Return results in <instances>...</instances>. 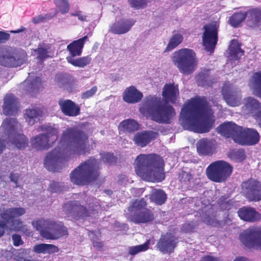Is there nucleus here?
Instances as JSON below:
<instances>
[{"label": "nucleus", "instance_id": "nucleus-1", "mask_svg": "<svg viewBox=\"0 0 261 261\" xmlns=\"http://www.w3.org/2000/svg\"><path fill=\"white\" fill-rule=\"evenodd\" d=\"M88 136L77 127L65 129L57 146L48 152L44 160L46 169L59 172L68 158L72 155L85 154L88 148Z\"/></svg>", "mask_w": 261, "mask_h": 261}, {"label": "nucleus", "instance_id": "nucleus-2", "mask_svg": "<svg viewBox=\"0 0 261 261\" xmlns=\"http://www.w3.org/2000/svg\"><path fill=\"white\" fill-rule=\"evenodd\" d=\"M182 124L194 132L210 131L215 121L211 105L204 96L192 98L182 109Z\"/></svg>", "mask_w": 261, "mask_h": 261}, {"label": "nucleus", "instance_id": "nucleus-3", "mask_svg": "<svg viewBox=\"0 0 261 261\" xmlns=\"http://www.w3.org/2000/svg\"><path fill=\"white\" fill-rule=\"evenodd\" d=\"M136 174L144 180L161 182L165 179V163L163 158L155 153L140 154L136 159Z\"/></svg>", "mask_w": 261, "mask_h": 261}, {"label": "nucleus", "instance_id": "nucleus-4", "mask_svg": "<svg viewBox=\"0 0 261 261\" xmlns=\"http://www.w3.org/2000/svg\"><path fill=\"white\" fill-rule=\"evenodd\" d=\"M139 111L144 116L161 124H170L175 115V110L172 106L162 105L160 98L155 96H146Z\"/></svg>", "mask_w": 261, "mask_h": 261}, {"label": "nucleus", "instance_id": "nucleus-5", "mask_svg": "<svg viewBox=\"0 0 261 261\" xmlns=\"http://www.w3.org/2000/svg\"><path fill=\"white\" fill-rule=\"evenodd\" d=\"M100 165L94 157L82 162L70 174L71 181L78 186L88 185L96 180L100 175Z\"/></svg>", "mask_w": 261, "mask_h": 261}, {"label": "nucleus", "instance_id": "nucleus-6", "mask_svg": "<svg viewBox=\"0 0 261 261\" xmlns=\"http://www.w3.org/2000/svg\"><path fill=\"white\" fill-rule=\"evenodd\" d=\"M41 236L48 240H57L68 234V229L61 221L41 219L32 222Z\"/></svg>", "mask_w": 261, "mask_h": 261}, {"label": "nucleus", "instance_id": "nucleus-7", "mask_svg": "<svg viewBox=\"0 0 261 261\" xmlns=\"http://www.w3.org/2000/svg\"><path fill=\"white\" fill-rule=\"evenodd\" d=\"M172 61L180 73L186 75L192 73L198 65V59L195 51L187 48L175 51Z\"/></svg>", "mask_w": 261, "mask_h": 261}, {"label": "nucleus", "instance_id": "nucleus-8", "mask_svg": "<svg viewBox=\"0 0 261 261\" xmlns=\"http://www.w3.org/2000/svg\"><path fill=\"white\" fill-rule=\"evenodd\" d=\"M28 55L23 49L12 47H0V65L10 68H16L27 63Z\"/></svg>", "mask_w": 261, "mask_h": 261}, {"label": "nucleus", "instance_id": "nucleus-9", "mask_svg": "<svg viewBox=\"0 0 261 261\" xmlns=\"http://www.w3.org/2000/svg\"><path fill=\"white\" fill-rule=\"evenodd\" d=\"M232 170V166L228 163L222 160L217 161L211 163L207 167L206 174L213 182H223L230 176Z\"/></svg>", "mask_w": 261, "mask_h": 261}, {"label": "nucleus", "instance_id": "nucleus-10", "mask_svg": "<svg viewBox=\"0 0 261 261\" xmlns=\"http://www.w3.org/2000/svg\"><path fill=\"white\" fill-rule=\"evenodd\" d=\"M147 202L144 198L136 200L128 207V211L134 213L131 216L132 221L136 224L147 223L154 219L152 211L146 208Z\"/></svg>", "mask_w": 261, "mask_h": 261}, {"label": "nucleus", "instance_id": "nucleus-11", "mask_svg": "<svg viewBox=\"0 0 261 261\" xmlns=\"http://www.w3.org/2000/svg\"><path fill=\"white\" fill-rule=\"evenodd\" d=\"M46 133L39 134L31 140V147L36 150H47L58 138V129L51 126L45 129Z\"/></svg>", "mask_w": 261, "mask_h": 261}, {"label": "nucleus", "instance_id": "nucleus-12", "mask_svg": "<svg viewBox=\"0 0 261 261\" xmlns=\"http://www.w3.org/2000/svg\"><path fill=\"white\" fill-rule=\"evenodd\" d=\"M219 28V23L215 21L204 25L203 28V45L205 49L211 53L214 52L217 44Z\"/></svg>", "mask_w": 261, "mask_h": 261}, {"label": "nucleus", "instance_id": "nucleus-13", "mask_svg": "<svg viewBox=\"0 0 261 261\" xmlns=\"http://www.w3.org/2000/svg\"><path fill=\"white\" fill-rule=\"evenodd\" d=\"M62 208L64 214L71 220L84 219L90 216L86 207L79 201H69L63 205Z\"/></svg>", "mask_w": 261, "mask_h": 261}, {"label": "nucleus", "instance_id": "nucleus-14", "mask_svg": "<svg viewBox=\"0 0 261 261\" xmlns=\"http://www.w3.org/2000/svg\"><path fill=\"white\" fill-rule=\"evenodd\" d=\"M242 243L247 247L261 248V228L250 227L240 235Z\"/></svg>", "mask_w": 261, "mask_h": 261}, {"label": "nucleus", "instance_id": "nucleus-15", "mask_svg": "<svg viewBox=\"0 0 261 261\" xmlns=\"http://www.w3.org/2000/svg\"><path fill=\"white\" fill-rule=\"evenodd\" d=\"M25 213V210L23 207H12L7 208L1 214L0 216V238L5 233V229L8 227L7 224L12 221L13 219L20 217Z\"/></svg>", "mask_w": 261, "mask_h": 261}, {"label": "nucleus", "instance_id": "nucleus-16", "mask_svg": "<svg viewBox=\"0 0 261 261\" xmlns=\"http://www.w3.org/2000/svg\"><path fill=\"white\" fill-rule=\"evenodd\" d=\"M178 243L177 237L171 233H166L161 235L155 247L163 253L170 254L174 252Z\"/></svg>", "mask_w": 261, "mask_h": 261}, {"label": "nucleus", "instance_id": "nucleus-17", "mask_svg": "<svg viewBox=\"0 0 261 261\" xmlns=\"http://www.w3.org/2000/svg\"><path fill=\"white\" fill-rule=\"evenodd\" d=\"M242 112L257 120L261 118V103L253 97H246L243 99Z\"/></svg>", "mask_w": 261, "mask_h": 261}, {"label": "nucleus", "instance_id": "nucleus-18", "mask_svg": "<svg viewBox=\"0 0 261 261\" xmlns=\"http://www.w3.org/2000/svg\"><path fill=\"white\" fill-rule=\"evenodd\" d=\"M242 127L232 122H226L220 124L218 127V133L227 138H231L238 143Z\"/></svg>", "mask_w": 261, "mask_h": 261}, {"label": "nucleus", "instance_id": "nucleus-19", "mask_svg": "<svg viewBox=\"0 0 261 261\" xmlns=\"http://www.w3.org/2000/svg\"><path fill=\"white\" fill-rule=\"evenodd\" d=\"M246 197L252 201L261 200V183L256 179H250L243 183Z\"/></svg>", "mask_w": 261, "mask_h": 261}, {"label": "nucleus", "instance_id": "nucleus-20", "mask_svg": "<svg viewBox=\"0 0 261 261\" xmlns=\"http://www.w3.org/2000/svg\"><path fill=\"white\" fill-rule=\"evenodd\" d=\"M259 133L253 128L242 127L238 143L241 145H254L259 141Z\"/></svg>", "mask_w": 261, "mask_h": 261}, {"label": "nucleus", "instance_id": "nucleus-21", "mask_svg": "<svg viewBox=\"0 0 261 261\" xmlns=\"http://www.w3.org/2000/svg\"><path fill=\"white\" fill-rule=\"evenodd\" d=\"M159 136L158 132L152 130H144L137 133L133 139L135 144L142 148L146 146Z\"/></svg>", "mask_w": 261, "mask_h": 261}, {"label": "nucleus", "instance_id": "nucleus-22", "mask_svg": "<svg viewBox=\"0 0 261 261\" xmlns=\"http://www.w3.org/2000/svg\"><path fill=\"white\" fill-rule=\"evenodd\" d=\"M18 109L17 99L12 94H7L4 98L3 114L6 116L15 115Z\"/></svg>", "mask_w": 261, "mask_h": 261}, {"label": "nucleus", "instance_id": "nucleus-23", "mask_svg": "<svg viewBox=\"0 0 261 261\" xmlns=\"http://www.w3.org/2000/svg\"><path fill=\"white\" fill-rule=\"evenodd\" d=\"M58 103L61 111L66 116L74 117L80 113V107L71 100L61 99Z\"/></svg>", "mask_w": 261, "mask_h": 261}, {"label": "nucleus", "instance_id": "nucleus-24", "mask_svg": "<svg viewBox=\"0 0 261 261\" xmlns=\"http://www.w3.org/2000/svg\"><path fill=\"white\" fill-rule=\"evenodd\" d=\"M222 94L226 103L232 107L240 105L242 99L241 92L231 89L228 87H223Z\"/></svg>", "mask_w": 261, "mask_h": 261}, {"label": "nucleus", "instance_id": "nucleus-25", "mask_svg": "<svg viewBox=\"0 0 261 261\" xmlns=\"http://www.w3.org/2000/svg\"><path fill=\"white\" fill-rule=\"evenodd\" d=\"M162 96L166 102L175 103L179 96L178 85L174 83L166 84L163 89Z\"/></svg>", "mask_w": 261, "mask_h": 261}, {"label": "nucleus", "instance_id": "nucleus-26", "mask_svg": "<svg viewBox=\"0 0 261 261\" xmlns=\"http://www.w3.org/2000/svg\"><path fill=\"white\" fill-rule=\"evenodd\" d=\"M238 216L241 219L250 222L258 221L261 218V215L254 208L243 206L238 211Z\"/></svg>", "mask_w": 261, "mask_h": 261}, {"label": "nucleus", "instance_id": "nucleus-27", "mask_svg": "<svg viewBox=\"0 0 261 261\" xmlns=\"http://www.w3.org/2000/svg\"><path fill=\"white\" fill-rule=\"evenodd\" d=\"M133 19L121 20L114 22L110 28V32L115 34H123L128 32L135 24Z\"/></svg>", "mask_w": 261, "mask_h": 261}, {"label": "nucleus", "instance_id": "nucleus-28", "mask_svg": "<svg viewBox=\"0 0 261 261\" xmlns=\"http://www.w3.org/2000/svg\"><path fill=\"white\" fill-rule=\"evenodd\" d=\"M247 24L251 28H256L261 24V8H252L246 11Z\"/></svg>", "mask_w": 261, "mask_h": 261}, {"label": "nucleus", "instance_id": "nucleus-29", "mask_svg": "<svg viewBox=\"0 0 261 261\" xmlns=\"http://www.w3.org/2000/svg\"><path fill=\"white\" fill-rule=\"evenodd\" d=\"M143 97L141 92L133 86L126 88L123 93V99L128 103H136L140 102Z\"/></svg>", "mask_w": 261, "mask_h": 261}, {"label": "nucleus", "instance_id": "nucleus-30", "mask_svg": "<svg viewBox=\"0 0 261 261\" xmlns=\"http://www.w3.org/2000/svg\"><path fill=\"white\" fill-rule=\"evenodd\" d=\"M88 40V36H85L81 38L72 41L68 44L67 49L71 55V56H69L68 57L73 58L76 56H81L85 43Z\"/></svg>", "mask_w": 261, "mask_h": 261}, {"label": "nucleus", "instance_id": "nucleus-31", "mask_svg": "<svg viewBox=\"0 0 261 261\" xmlns=\"http://www.w3.org/2000/svg\"><path fill=\"white\" fill-rule=\"evenodd\" d=\"M210 69H203L197 74L196 81L198 86L206 88L212 86L214 80L210 75Z\"/></svg>", "mask_w": 261, "mask_h": 261}, {"label": "nucleus", "instance_id": "nucleus-32", "mask_svg": "<svg viewBox=\"0 0 261 261\" xmlns=\"http://www.w3.org/2000/svg\"><path fill=\"white\" fill-rule=\"evenodd\" d=\"M24 83L27 85L26 90L33 96L44 89L41 79L38 76H35L31 81H25Z\"/></svg>", "mask_w": 261, "mask_h": 261}, {"label": "nucleus", "instance_id": "nucleus-33", "mask_svg": "<svg viewBox=\"0 0 261 261\" xmlns=\"http://www.w3.org/2000/svg\"><path fill=\"white\" fill-rule=\"evenodd\" d=\"M197 150L199 155H212L213 153L212 142L206 139L200 140L197 144Z\"/></svg>", "mask_w": 261, "mask_h": 261}, {"label": "nucleus", "instance_id": "nucleus-34", "mask_svg": "<svg viewBox=\"0 0 261 261\" xmlns=\"http://www.w3.org/2000/svg\"><path fill=\"white\" fill-rule=\"evenodd\" d=\"M244 53V51L241 49V44L236 39L232 40L229 47V55L231 59L239 60Z\"/></svg>", "mask_w": 261, "mask_h": 261}, {"label": "nucleus", "instance_id": "nucleus-35", "mask_svg": "<svg viewBox=\"0 0 261 261\" xmlns=\"http://www.w3.org/2000/svg\"><path fill=\"white\" fill-rule=\"evenodd\" d=\"M33 251L38 254H52L59 252V249L53 244L41 243L35 245Z\"/></svg>", "mask_w": 261, "mask_h": 261}, {"label": "nucleus", "instance_id": "nucleus-36", "mask_svg": "<svg viewBox=\"0 0 261 261\" xmlns=\"http://www.w3.org/2000/svg\"><path fill=\"white\" fill-rule=\"evenodd\" d=\"M42 113V111L38 108H30L26 110L25 119L29 124L33 125L37 120L39 119V117L41 116Z\"/></svg>", "mask_w": 261, "mask_h": 261}, {"label": "nucleus", "instance_id": "nucleus-37", "mask_svg": "<svg viewBox=\"0 0 261 261\" xmlns=\"http://www.w3.org/2000/svg\"><path fill=\"white\" fill-rule=\"evenodd\" d=\"M140 125L135 120L131 119L122 121L119 124L121 130L124 132H134L139 129Z\"/></svg>", "mask_w": 261, "mask_h": 261}, {"label": "nucleus", "instance_id": "nucleus-38", "mask_svg": "<svg viewBox=\"0 0 261 261\" xmlns=\"http://www.w3.org/2000/svg\"><path fill=\"white\" fill-rule=\"evenodd\" d=\"M246 18H247L246 12H235L229 17L228 23L233 28H238Z\"/></svg>", "mask_w": 261, "mask_h": 261}, {"label": "nucleus", "instance_id": "nucleus-39", "mask_svg": "<svg viewBox=\"0 0 261 261\" xmlns=\"http://www.w3.org/2000/svg\"><path fill=\"white\" fill-rule=\"evenodd\" d=\"M51 45L49 43H43L42 45H40L35 50L38 55L37 59L43 61L50 57L49 54L51 53Z\"/></svg>", "mask_w": 261, "mask_h": 261}, {"label": "nucleus", "instance_id": "nucleus-40", "mask_svg": "<svg viewBox=\"0 0 261 261\" xmlns=\"http://www.w3.org/2000/svg\"><path fill=\"white\" fill-rule=\"evenodd\" d=\"M67 62L74 66L83 68L90 64L91 61L90 55L73 59L72 57H67Z\"/></svg>", "mask_w": 261, "mask_h": 261}, {"label": "nucleus", "instance_id": "nucleus-41", "mask_svg": "<svg viewBox=\"0 0 261 261\" xmlns=\"http://www.w3.org/2000/svg\"><path fill=\"white\" fill-rule=\"evenodd\" d=\"M150 199L156 204L162 205L167 200V195L163 190L155 189L152 192Z\"/></svg>", "mask_w": 261, "mask_h": 261}, {"label": "nucleus", "instance_id": "nucleus-42", "mask_svg": "<svg viewBox=\"0 0 261 261\" xmlns=\"http://www.w3.org/2000/svg\"><path fill=\"white\" fill-rule=\"evenodd\" d=\"M173 31V35L170 39L169 43L165 49V51H169L180 44L183 40L182 36L179 33H175Z\"/></svg>", "mask_w": 261, "mask_h": 261}, {"label": "nucleus", "instance_id": "nucleus-43", "mask_svg": "<svg viewBox=\"0 0 261 261\" xmlns=\"http://www.w3.org/2000/svg\"><path fill=\"white\" fill-rule=\"evenodd\" d=\"M12 143L19 149H23L28 145V140L23 134H15Z\"/></svg>", "mask_w": 261, "mask_h": 261}, {"label": "nucleus", "instance_id": "nucleus-44", "mask_svg": "<svg viewBox=\"0 0 261 261\" xmlns=\"http://www.w3.org/2000/svg\"><path fill=\"white\" fill-rule=\"evenodd\" d=\"M228 156L237 162H242L246 158V154L243 149H231L228 153Z\"/></svg>", "mask_w": 261, "mask_h": 261}, {"label": "nucleus", "instance_id": "nucleus-45", "mask_svg": "<svg viewBox=\"0 0 261 261\" xmlns=\"http://www.w3.org/2000/svg\"><path fill=\"white\" fill-rule=\"evenodd\" d=\"M149 240H147L143 244L129 247V254L132 255H135L140 252L147 250L149 248Z\"/></svg>", "mask_w": 261, "mask_h": 261}, {"label": "nucleus", "instance_id": "nucleus-46", "mask_svg": "<svg viewBox=\"0 0 261 261\" xmlns=\"http://www.w3.org/2000/svg\"><path fill=\"white\" fill-rule=\"evenodd\" d=\"M12 222L13 226V229L17 232H23L25 234H29L30 233L29 230L28 229L27 226L25 225H24L23 224V222L22 221H21L20 219H17L15 220H14V218L13 219L12 221L10 222Z\"/></svg>", "mask_w": 261, "mask_h": 261}, {"label": "nucleus", "instance_id": "nucleus-47", "mask_svg": "<svg viewBox=\"0 0 261 261\" xmlns=\"http://www.w3.org/2000/svg\"><path fill=\"white\" fill-rule=\"evenodd\" d=\"M17 123L16 119L8 118L5 119L2 125L8 132L12 134L15 130Z\"/></svg>", "mask_w": 261, "mask_h": 261}, {"label": "nucleus", "instance_id": "nucleus-48", "mask_svg": "<svg viewBox=\"0 0 261 261\" xmlns=\"http://www.w3.org/2000/svg\"><path fill=\"white\" fill-rule=\"evenodd\" d=\"M218 204L220 209L222 211H229L232 206L231 201L227 200V198L224 196H222L219 198Z\"/></svg>", "mask_w": 261, "mask_h": 261}, {"label": "nucleus", "instance_id": "nucleus-49", "mask_svg": "<svg viewBox=\"0 0 261 261\" xmlns=\"http://www.w3.org/2000/svg\"><path fill=\"white\" fill-rule=\"evenodd\" d=\"M101 157L103 162L109 165L115 164L117 159L114 153L110 152H105L101 154Z\"/></svg>", "mask_w": 261, "mask_h": 261}, {"label": "nucleus", "instance_id": "nucleus-50", "mask_svg": "<svg viewBox=\"0 0 261 261\" xmlns=\"http://www.w3.org/2000/svg\"><path fill=\"white\" fill-rule=\"evenodd\" d=\"M56 5L59 8L62 14H66L68 12L69 5L68 0H54Z\"/></svg>", "mask_w": 261, "mask_h": 261}, {"label": "nucleus", "instance_id": "nucleus-51", "mask_svg": "<svg viewBox=\"0 0 261 261\" xmlns=\"http://www.w3.org/2000/svg\"><path fill=\"white\" fill-rule=\"evenodd\" d=\"M253 79L256 86V90L261 97V71L255 72L253 75Z\"/></svg>", "mask_w": 261, "mask_h": 261}, {"label": "nucleus", "instance_id": "nucleus-52", "mask_svg": "<svg viewBox=\"0 0 261 261\" xmlns=\"http://www.w3.org/2000/svg\"><path fill=\"white\" fill-rule=\"evenodd\" d=\"M130 6L136 9H141L147 5V0H128Z\"/></svg>", "mask_w": 261, "mask_h": 261}, {"label": "nucleus", "instance_id": "nucleus-53", "mask_svg": "<svg viewBox=\"0 0 261 261\" xmlns=\"http://www.w3.org/2000/svg\"><path fill=\"white\" fill-rule=\"evenodd\" d=\"M178 178L181 182L187 184L190 181L192 178V175L190 172L182 170L179 174Z\"/></svg>", "mask_w": 261, "mask_h": 261}, {"label": "nucleus", "instance_id": "nucleus-54", "mask_svg": "<svg viewBox=\"0 0 261 261\" xmlns=\"http://www.w3.org/2000/svg\"><path fill=\"white\" fill-rule=\"evenodd\" d=\"M62 186L60 182L53 181L49 185L48 189L51 193H58L62 191Z\"/></svg>", "mask_w": 261, "mask_h": 261}, {"label": "nucleus", "instance_id": "nucleus-55", "mask_svg": "<svg viewBox=\"0 0 261 261\" xmlns=\"http://www.w3.org/2000/svg\"><path fill=\"white\" fill-rule=\"evenodd\" d=\"M97 87L94 86L92 87L90 89L86 90L83 92L81 95V97L83 99H88L92 97L97 92Z\"/></svg>", "mask_w": 261, "mask_h": 261}, {"label": "nucleus", "instance_id": "nucleus-56", "mask_svg": "<svg viewBox=\"0 0 261 261\" xmlns=\"http://www.w3.org/2000/svg\"><path fill=\"white\" fill-rule=\"evenodd\" d=\"M12 239L13 241V245L15 246H19L23 244V241L19 234H13L12 236Z\"/></svg>", "mask_w": 261, "mask_h": 261}, {"label": "nucleus", "instance_id": "nucleus-57", "mask_svg": "<svg viewBox=\"0 0 261 261\" xmlns=\"http://www.w3.org/2000/svg\"><path fill=\"white\" fill-rule=\"evenodd\" d=\"M92 243L93 246L97 250H101L103 247V243L100 241L96 237V240L92 239Z\"/></svg>", "mask_w": 261, "mask_h": 261}, {"label": "nucleus", "instance_id": "nucleus-58", "mask_svg": "<svg viewBox=\"0 0 261 261\" xmlns=\"http://www.w3.org/2000/svg\"><path fill=\"white\" fill-rule=\"evenodd\" d=\"M10 35L5 31H0V43H5L9 40Z\"/></svg>", "mask_w": 261, "mask_h": 261}, {"label": "nucleus", "instance_id": "nucleus-59", "mask_svg": "<svg viewBox=\"0 0 261 261\" xmlns=\"http://www.w3.org/2000/svg\"><path fill=\"white\" fill-rule=\"evenodd\" d=\"M71 15L72 16H76L78 17V19L82 21H86L87 16L84 15L82 11H77L74 13H72L71 14Z\"/></svg>", "mask_w": 261, "mask_h": 261}, {"label": "nucleus", "instance_id": "nucleus-60", "mask_svg": "<svg viewBox=\"0 0 261 261\" xmlns=\"http://www.w3.org/2000/svg\"><path fill=\"white\" fill-rule=\"evenodd\" d=\"M45 19H46V17L43 16L42 15H39L36 16L35 17H34L32 18V21L34 23L37 24L40 22L44 21L45 20Z\"/></svg>", "mask_w": 261, "mask_h": 261}, {"label": "nucleus", "instance_id": "nucleus-61", "mask_svg": "<svg viewBox=\"0 0 261 261\" xmlns=\"http://www.w3.org/2000/svg\"><path fill=\"white\" fill-rule=\"evenodd\" d=\"M202 221L206 224L210 225H213L215 223V219L210 216H205Z\"/></svg>", "mask_w": 261, "mask_h": 261}, {"label": "nucleus", "instance_id": "nucleus-62", "mask_svg": "<svg viewBox=\"0 0 261 261\" xmlns=\"http://www.w3.org/2000/svg\"><path fill=\"white\" fill-rule=\"evenodd\" d=\"M184 230L186 232H192L193 231V230L196 228L195 226L192 225V224L187 223L185 224L183 226Z\"/></svg>", "mask_w": 261, "mask_h": 261}, {"label": "nucleus", "instance_id": "nucleus-63", "mask_svg": "<svg viewBox=\"0 0 261 261\" xmlns=\"http://www.w3.org/2000/svg\"><path fill=\"white\" fill-rule=\"evenodd\" d=\"M201 261H222L219 258L210 255H206L202 257Z\"/></svg>", "mask_w": 261, "mask_h": 261}, {"label": "nucleus", "instance_id": "nucleus-64", "mask_svg": "<svg viewBox=\"0 0 261 261\" xmlns=\"http://www.w3.org/2000/svg\"><path fill=\"white\" fill-rule=\"evenodd\" d=\"M19 176L18 174H15L11 172L10 174V178L11 181L17 184Z\"/></svg>", "mask_w": 261, "mask_h": 261}]
</instances>
